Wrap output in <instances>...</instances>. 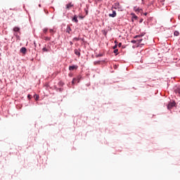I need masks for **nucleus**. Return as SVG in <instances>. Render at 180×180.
<instances>
[{"mask_svg": "<svg viewBox=\"0 0 180 180\" xmlns=\"http://www.w3.org/2000/svg\"><path fill=\"white\" fill-rule=\"evenodd\" d=\"M114 8L115 9H118V11H122V7L120 6V4L119 3H115V4Z\"/></svg>", "mask_w": 180, "mask_h": 180, "instance_id": "nucleus-1", "label": "nucleus"}, {"mask_svg": "<svg viewBox=\"0 0 180 180\" xmlns=\"http://www.w3.org/2000/svg\"><path fill=\"white\" fill-rule=\"evenodd\" d=\"M175 106V102L169 103L167 105V109H172Z\"/></svg>", "mask_w": 180, "mask_h": 180, "instance_id": "nucleus-2", "label": "nucleus"}, {"mask_svg": "<svg viewBox=\"0 0 180 180\" xmlns=\"http://www.w3.org/2000/svg\"><path fill=\"white\" fill-rule=\"evenodd\" d=\"M78 68V66L77 65H72L69 67L70 71H74V70H77Z\"/></svg>", "mask_w": 180, "mask_h": 180, "instance_id": "nucleus-3", "label": "nucleus"}, {"mask_svg": "<svg viewBox=\"0 0 180 180\" xmlns=\"http://www.w3.org/2000/svg\"><path fill=\"white\" fill-rule=\"evenodd\" d=\"M72 6H74V5L71 3H69L66 5V9H70V8H72Z\"/></svg>", "mask_w": 180, "mask_h": 180, "instance_id": "nucleus-4", "label": "nucleus"}, {"mask_svg": "<svg viewBox=\"0 0 180 180\" xmlns=\"http://www.w3.org/2000/svg\"><path fill=\"white\" fill-rule=\"evenodd\" d=\"M73 22H75V23H78V18L77 15H75L72 18Z\"/></svg>", "mask_w": 180, "mask_h": 180, "instance_id": "nucleus-5", "label": "nucleus"}, {"mask_svg": "<svg viewBox=\"0 0 180 180\" xmlns=\"http://www.w3.org/2000/svg\"><path fill=\"white\" fill-rule=\"evenodd\" d=\"M75 54H76V56H78L79 57V56H81V53L77 49L75 50Z\"/></svg>", "mask_w": 180, "mask_h": 180, "instance_id": "nucleus-6", "label": "nucleus"}, {"mask_svg": "<svg viewBox=\"0 0 180 180\" xmlns=\"http://www.w3.org/2000/svg\"><path fill=\"white\" fill-rule=\"evenodd\" d=\"M144 34H146V33L143 32V33H141V34L135 36L134 39H137L139 37H143V36H144Z\"/></svg>", "mask_w": 180, "mask_h": 180, "instance_id": "nucleus-7", "label": "nucleus"}, {"mask_svg": "<svg viewBox=\"0 0 180 180\" xmlns=\"http://www.w3.org/2000/svg\"><path fill=\"white\" fill-rule=\"evenodd\" d=\"M20 52L25 54L26 53V49L25 47H22L20 49Z\"/></svg>", "mask_w": 180, "mask_h": 180, "instance_id": "nucleus-8", "label": "nucleus"}, {"mask_svg": "<svg viewBox=\"0 0 180 180\" xmlns=\"http://www.w3.org/2000/svg\"><path fill=\"white\" fill-rule=\"evenodd\" d=\"M70 32H71V27H70L69 25L67 26L66 28V32L67 33H70Z\"/></svg>", "mask_w": 180, "mask_h": 180, "instance_id": "nucleus-9", "label": "nucleus"}, {"mask_svg": "<svg viewBox=\"0 0 180 180\" xmlns=\"http://www.w3.org/2000/svg\"><path fill=\"white\" fill-rule=\"evenodd\" d=\"M77 81L78 82H79V79L74 78L73 80L72 81V83L75 84V82H77Z\"/></svg>", "mask_w": 180, "mask_h": 180, "instance_id": "nucleus-10", "label": "nucleus"}, {"mask_svg": "<svg viewBox=\"0 0 180 180\" xmlns=\"http://www.w3.org/2000/svg\"><path fill=\"white\" fill-rule=\"evenodd\" d=\"M13 30H14L15 32H19V30H20V28H19V27H15L13 28Z\"/></svg>", "mask_w": 180, "mask_h": 180, "instance_id": "nucleus-11", "label": "nucleus"}, {"mask_svg": "<svg viewBox=\"0 0 180 180\" xmlns=\"http://www.w3.org/2000/svg\"><path fill=\"white\" fill-rule=\"evenodd\" d=\"M119 52V49H117L116 48L114 49L113 53L117 56V53Z\"/></svg>", "mask_w": 180, "mask_h": 180, "instance_id": "nucleus-12", "label": "nucleus"}, {"mask_svg": "<svg viewBox=\"0 0 180 180\" xmlns=\"http://www.w3.org/2000/svg\"><path fill=\"white\" fill-rule=\"evenodd\" d=\"M117 48V41H115V46H113V50H115V49Z\"/></svg>", "mask_w": 180, "mask_h": 180, "instance_id": "nucleus-13", "label": "nucleus"}, {"mask_svg": "<svg viewBox=\"0 0 180 180\" xmlns=\"http://www.w3.org/2000/svg\"><path fill=\"white\" fill-rule=\"evenodd\" d=\"M179 34V32H178V31H174V36H178Z\"/></svg>", "mask_w": 180, "mask_h": 180, "instance_id": "nucleus-14", "label": "nucleus"}, {"mask_svg": "<svg viewBox=\"0 0 180 180\" xmlns=\"http://www.w3.org/2000/svg\"><path fill=\"white\" fill-rule=\"evenodd\" d=\"M143 40L144 39H137V41H138V43H143Z\"/></svg>", "mask_w": 180, "mask_h": 180, "instance_id": "nucleus-15", "label": "nucleus"}, {"mask_svg": "<svg viewBox=\"0 0 180 180\" xmlns=\"http://www.w3.org/2000/svg\"><path fill=\"white\" fill-rule=\"evenodd\" d=\"M97 64H101V60L95 61L94 65H96Z\"/></svg>", "mask_w": 180, "mask_h": 180, "instance_id": "nucleus-16", "label": "nucleus"}, {"mask_svg": "<svg viewBox=\"0 0 180 180\" xmlns=\"http://www.w3.org/2000/svg\"><path fill=\"white\" fill-rule=\"evenodd\" d=\"M49 30V29H47V28H44V30H43V32H44V33H47V31Z\"/></svg>", "mask_w": 180, "mask_h": 180, "instance_id": "nucleus-17", "label": "nucleus"}, {"mask_svg": "<svg viewBox=\"0 0 180 180\" xmlns=\"http://www.w3.org/2000/svg\"><path fill=\"white\" fill-rule=\"evenodd\" d=\"M35 101H39V95L35 94Z\"/></svg>", "mask_w": 180, "mask_h": 180, "instance_id": "nucleus-18", "label": "nucleus"}, {"mask_svg": "<svg viewBox=\"0 0 180 180\" xmlns=\"http://www.w3.org/2000/svg\"><path fill=\"white\" fill-rule=\"evenodd\" d=\"M176 94H179V95L180 96V89H177L176 91Z\"/></svg>", "mask_w": 180, "mask_h": 180, "instance_id": "nucleus-19", "label": "nucleus"}, {"mask_svg": "<svg viewBox=\"0 0 180 180\" xmlns=\"http://www.w3.org/2000/svg\"><path fill=\"white\" fill-rule=\"evenodd\" d=\"M49 32H50V33H54V30L51 29V30H49Z\"/></svg>", "mask_w": 180, "mask_h": 180, "instance_id": "nucleus-20", "label": "nucleus"}, {"mask_svg": "<svg viewBox=\"0 0 180 180\" xmlns=\"http://www.w3.org/2000/svg\"><path fill=\"white\" fill-rule=\"evenodd\" d=\"M74 40H75L76 41H78L79 40V38L75 37Z\"/></svg>", "mask_w": 180, "mask_h": 180, "instance_id": "nucleus-21", "label": "nucleus"}, {"mask_svg": "<svg viewBox=\"0 0 180 180\" xmlns=\"http://www.w3.org/2000/svg\"><path fill=\"white\" fill-rule=\"evenodd\" d=\"M42 51H46V52H47L48 50L46 49V48H43Z\"/></svg>", "mask_w": 180, "mask_h": 180, "instance_id": "nucleus-22", "label": "nucleus"}, {"mask_svg": "<svg viewBox=\"0 0 180 180\" xmlns=\"http://www.w3.org/2000/svg\"><path fill=\"white\" fill-rule=\"evenodd\" d=\"M131 42L133 43V44H136V43L137 42V41H136V40H132V41H131Z\"/></svg>", "mask_w": 180, "mask_h": 180, "instance_id": "nucleus-23", "label": "nucleus"}, {"mask_svg": "<svg viewBox=\"0 0 180 180\" xmlns=\"http://www.w3.org/2000/svg\"><path fill=\"white\" fill-rule=\"evenodd\" d=\"M116 16V11H113V18Z\"/></svg>", "mask_w": 180, "mask_h": 180, "instance_id": "nucleus-24", "label": "nucleus"}, {"mask_svg": "<svg viewBox=\"0 0 180 180\" xmlns=\"http://www.w3.org/2000/svg\"><path fill=\"white\" fill-rule=\"evenodd\" d=\"M96 57H102V54L96 55Z\"/></svg>", "mask_w": 180, "mask_h": 180, "instance_id": "nucleus-25", "label": "nucleus"}, {"mask_svg": "<svg viewBox=\"0 0 180 180\" xmlns=\"http://www.w3.org/2000/svg\"><path fill=\"white\" fill-rule=\"evenodd\" d=\"M139 23H143V18L139 20Z\"/></svg>", "mask_w": 180, "mask_h": 180, "instance_id": "nucleus-26", "label": "nucleus"}, {"mask_svg": "<svg viewBox=\"0 0 180 180\" xmlns=\"http://www.w3.org/2000/svg\"><path fill=\"white\" fill-rule=\"evenodd\" d=\"M109 16H110L111 18H113V13L109 14Z\"/></svg>", "mask_w": 180, "mask_h": 180, "instance_id": "nucleus-27", "label": "nucleus"}, {"mask_svg": "<svg viewBox=\"0 0 180 180\" xmlns=\"http://www.w3.org/2000/svg\"><path fill=\"white\" fill-rule=\"evenodd\" d=\"M118 47H122V43H120V44H118Z\"/></svg>", "mask_w": 180, "mask_h": 180, "instance_id": "nucleus-28", "label": "nucleus"}, {"mask_svg": "<svg viewBox=\"0 0 180 180\" xmlns=\"http://www.w3.org/2000/svg\"><path fill=\"white\" fill-rule=\"evenodd\" d=\"M133 19H137V16H136V15H134V16L133 17Z\"/></svg>", "mask_w": 180, "mask_h": 180, "instance_id": "nucleus-29", "label": "nucleus"}, {"mask_svg": "<svg viewBox=\"0 0 180 180\" xmlns=\"http://www.w3.org/2000/svg\"><path fill=\"white\" fill-rule=\"evenodd\" d=\"M46 40H50V38L46 37Z\"/></svg>", "mask_w": 180, "mask_h": 180, "instance_id": "nucleus-30", "label": "nucleus"}, {"mask_svg": "<svg viewBox=\"0 0 180 180\" xmlns=\"http://www.w3.org/2000/svg\"><path fill=\"white\" fill-rule=\"evenodd\" d=\"M147 15H148L147 13H144V15H145V16H147Z\"/></svg>", "mask_w": 180, "mask_h": 180, "instance_id": "nucleus-31", "label": "nucleus"}, {"mask_svg": "<svg viewBox=\"0 0 180 180\" xmlns=\"http://www.w3.org/2000/svg\"><path fill=\"white\" fill-rule=\"evenodd\" d=\"M117 68V65H115V70Z\"/></svg>", "mask_w": 180, "mask_h": 180, "instance_id": "nucleus-32", "label": "nucleus"}, {"mask_svg": "<svg viewBox=\"0 0 180 180\" xmlns=\"http://www.w3.org/2000/svg\"><path fill=\"white\" fill-rule=\"evenodd\" d=\"M27 98H30V95H28V96H27Z\"/></svg>", "mask_w": 180, "mask_h": 180, "instance_id": "nucleus-33", "label": "nucleus"}, {"mask_svg": "<svg viewBox=\"0 0 180 180\" xmlns=\"http://www.w3.org/2000/svg\"><path fill=\"white\" fill-rule=\"evenodd\" d=\"M34 46H36V43L35 42L34 43Z\"/></svg>", "mask_w": 180, "mask_h": 180, "instance_id": "nucleus-34", "label": "nucleus"}, {"mask_svg": "<svg viewBox=\"0 0 180 180\" xmlns=\"http://www.w3.org/2000/svg\"><path fill=\"white\" fill-rule=\"evenodd\" d=\"M70 44H72V42H70Z\"/></svg>", "mask_w": 180, "mask_h": 180, "instance_id": "nucleus-35", "label": "nucleus"}, {"mask_svg": "<svg viewBox=\"0 0 180 180\" xmlns=\"http://www.w3.org/2000/svg\"><path fill=\"white\" fill-rule=\"evenodd\" d=\"M141 44L144 45V43H142Z\"/></svg>", "mask_w": 180, "mask_h": 180, "instance_id": "nucleus-36", "label": "nucleus"}, {"mask_svg": "<svg viewBox=\"0 0 180 180\" xmlns=\"http://www.w3.org/2000/svg\"><path fill=\"white\" fill-rule=\"evenodd\" d=\"M39 6H41L39 4Z\"/></svg>", "mask_w": 180, "mask_h": 180, "instance_id": "nucleus-37", "label": "nucleus"}]
</instances>
